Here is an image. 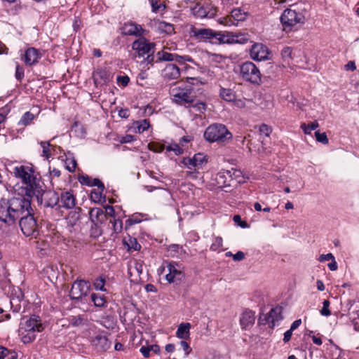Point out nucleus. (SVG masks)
<instances>
[{"label":"nucleus","mask_w":359,"mask_h":359,"mask_svg":"<svg viewBox=\"0 0 359 359\" xmlns=\"http://www.w3.org/2000/svg\"><path fill=\"white\" fill-rule=\"evenodd\" d=\"M31 210V200L25 197L2 198L0 200V222L7 226H13L25 214V210Z\"/></svg>","instance_id":"1"},{"label":"nucleus","mask_w":359,"mask_h":359,"mask_svg":"<svg viewBox=\"0 0 359 359\" xmlns=\"http://www.w3.org/2000/svg\"><path fill=\"white\" fill-rule=\"evenodd\" d=\"M43 330L44 326L41 323V318L33 314L29 318L23 317L21 319L18 333L22 343L27 344L35 340L36 332H41Z\"/></svg>","instance_id":"2"},{"label":"nucleus","mask_w":359,"mask_h":359,"mask_svg":"<svg viewBox=\"0 0 359 359\" xmlns=\"http://www.w3.org/2000/svg\"><path fill=\"white\" fill-rule=\"evenodd\" d=\"M187 83H182L177 88L172 90V102L175 104L189 107L190 104L196 97L193 86L194 81H198L197 78L187 77Z\"/></svg>","instance_id":"3"},{"label":"nucleus","mask_w":359,"mask_h":359,"mask_svg":"<svg viewBox=\"0 0 359 359\" xmlns=\"http://www.w3.org/2000/svg\"><path fill=\"white\" fill-rule=\"evenodd\" d=\"M190 36L199 42L210 43L213 45L224 44V34L210 28H198L192 26L189 31Z\"/></svg>","instance_id":"4"},{"label":"nucleus","mask_w":359,"mask_h":359,"mask_svg":"<svg viewBox=\"0 0 359 359\" xmlns=\"http://www.w3.org/2000/svg\"><path fill=\"white\" fill-rule=\"evenodd\" d=\"M203 137L210 143L225 144L233 137L226 126L222 123H212L205 129Z\"/></svg>","instance_id":"5"},{"label":"nucleus","mask_w":359,"mask_h":359,"mask_svg":"<svg viewBox=\"0 0 359 359\" xmlns=\"http://www.w3.org/2000/svg\"><path fill=\"white\" fill-rule=\"evenodd\" d=\"M25 214L19 218V225L22 233L27 237H36L39 234V225L34 217L32 208L31 207L30 211L25 210Z\"/></svg>","instance_id":"6"},{"label":"nucleus","mask_w":359,"mask_h":359,"mask_svg":"<svg viewBox=\"0 0 359 359\" xmlns=\"http://www.w3.org/2000/svg\"><path fill=\"white\" fill-rule=\"evenodd\" d=\"M90 290L89 281L76 279L72 284L69 291L70 299L76 302H83V297L88 296Z\"/></svg>","instance_id":"7"},{"label":"nucleus","mask_w":359,"mask_h":359,"mask_svg":"<svg viewBox=\"0 0 359 359\" xmlns=\"http://www.w3.org/2000/svg\"><path fill=\"white\" fill-rule=\"evenodd\" d=\"M240 73L242 78L253 84L261 83V73L259 68L252 62H243L240 66Z\"/></svg>","instance_id":"8"},{"label":"nucleus","mask_w":359,"mask_h":359,"mask_svg":"<svg viewBox=\"0 0 359 359\" xmlns=\"http://www.w3.org/2000/svg\"><path fill=\"white\" fill-rule=\"evenodd\" d=\"M284 30H291L297 23H304L305 17L302 13H297L292 8L285 9L280 18Z\"/></svg>","instance_id":"9"},{"label":"nucleus","mask_w":359,"mask_h":359,"mask_svg":"<svg viewBox=\"0 0 359 359\" xmlns=\"http://www.w3.org/2000/svg\"><path fill=\"white\" fill-rule=\"evenodd\" d=\"M25 185V195L27 196V198L30 200V198L35 196L37 202L42 204L43 201V194L46 190L41 184V182L36 176L32 175L29 182H27Z\"/></svg>","instance_id":"10"},{"label":"nucleus","mask_w":359,"mask_h":359,"mask_svg":"<svg viewBox=\"0 0 359 359\" xmlns=\"http://www.w3.org/2000/svg\"><path fill=\"white\" fill-rule=\"evenodd\" d=\"M155 46V43L149 41L143 35L132 43V49L135 51V57H144L147 54L154 53Z\"/></svg>","instance_id":"11"},{"label":"nucleus","mask_w":359,"mask_h":359,"mask_svg":"<svg viewBox=\"0 0 359 359\" xmlns=\"http://www.w3.org/2000/svg\"><path fill=\"white\" fill-rule=\"evenodd\" d=\"M283 308L281 306H276L270 310V311L259 318V322L262 324H268L269 327L273 329L276 325V323H279L283 318Z\"/></svg>","instance_id":"12"},{"label":"nucleus","mask_w":359,"mask_h":359,"mask_svg":"<svg viewBox=\"0 0 359 359\" xmlns=\"http://www.w3.org/2000/svg\"><path fill=\"white\" fill-rule=\"evenodd\" d=\"M224 34V44L240 43L245 44L250 39V36L246 32H223Z\"/></svg>","instance_id":"13"},{"label":"nucleus","mask_w":359,"mask_h":359,"mask_svg":"<svg viewBox=\"0 0 359 359\" xmlns=\"http://www.w3.org/2000/svg\"><path fill=\"white\" fill-rule=\"evenodd\" d=\"M269 54L270 50L268 47L260 43H254L250 50V57L256 61L268 60Z\"/></svg>","instance_id":"14"},{"label":"nucleus","mask_w":359,"mask_h":359,"mask_svg":"<svg viewBox=\"0 0 359 359\" xmlns=\"http://www.w3.org/2000/svg\"><path fill=\"white\" fill-rule=\"evenodd\" d=\"M91 345L99 352L107 351L111 346V341L109 340L104 332L97 334L90 339Z\"/></svg>","instance_id":"15"},{"label":"nucleus","mask_w":359,"mask_h":359,"mask_svg":"<svg viewBox=\"0 0 359 359\" xmlns=\"http://www.w3.org/2000/svg\"><path fill=\"white\" fill-rule=\"evenodd\" d=\"M121 34L123 36H135L140 37L146 32L141 25L130 21L125 22L121 27Z\"/></svg>","instance_id":"16"},{"label":"nucleus","mask_w":359,"mask_h":359,"mask_svg":"<svg viewBox=\"0 0 359 359\" xmlns=\"http://www.w3.org/2000/svg\"><path fill=\"white\" fill-rule=\"evenodd\" d=\"M177 264L174 262H169L167 265L168 273L165 275V279L170 283L178 284L184 278V273L177 269Z\"/></svg>","instance_id":"17"},{"label":"nucleus","mask_w":359,"mask_h":359,"mask_svg":"<svg viewBox=\"0 0 359 359\" xmlns=\"http://www.w3.org/2000/svg\"><path fill=\"white\" fill-rule=\"evenodd\" d=\"M42 53L41 51L34 47L28 48L22 57V61L27 66H33L39 62V60L41 58Z\"/></svg>","instance_id":"18"},{"label":"nucleus","mask_w":359,"mask_h":359,"mask_svg":"<svg viewBox=\"0 0 359 359\" xmlns=\"http://www.w3.org/2000/svg\"><path fill=\"white\" fill-rule=\"evenodd\" d=\"M34 172L32 167L20 165L14 168L13 173L15 177L22 180V182L25 184L27 182H29L30 178Z\"/></svg>","instance_id":"19"},{"label":"nucleus","mask_w":359,"mask_h":359,"mask_svg":"<svg viewBox=\"0 0 359 359\" xmlns=\"http://www.w3.org/2000/svg\"><path fill=\"white\" fill-rule=\"evenodd\" d=\"M348 308V316L353 325L355 331L359 330L358 325V318H359V309L358 305L355 304V300H348L347 303Z\"/></svg>","instance_id":"20"},{"label":"nucleus","mask_w":359,"mask_h":359,"mask_svg":"<svg viewBox=\"0 0 359 359\" xmlns=\"http://www.w3.org/2000/svg\"><path fill=\"white\" fill-rule=\"evenodd\" d=\"M60 201L61 205H58L59 208L72 209L76 205V198L72 191H62L60 195Z\"/></svg>","instance_id":"21"},{"label":"nucleus","mask_w":359,"mask_h":359,"mask_svg":"<svg viewBox=\"0 0 359 359\" xmlns=\"http://www.w3.org/2000/svg\"><path fill=\"white\" fill-rule=\"evenodd\" d=\"M255 322V312L247 309L242 314L240 318V324L242 329L248 330H250Z\"/></svg>","instance_id":"22"},{"label":"nucleus","mask_w":359,"mask_h":359,"mask_svg":"<svg viewBox=\"0 0 359 359\" xmlns=\"http://www.w3.org/2000/svg\"><path fill=\"white\" fill-rule=\"evenodd\" d=\"M90 219L93 225L97 227V225L103 224L106 221V215L104 210L100 208H93L89 212Z\"/></svg>","instance_id":"23"},{"label":"nucleus","mask_w":359,"mask_h":359,"mask_svg":"<svg viewBox=\"0 0 359 359\" xmlns=\"http://www.w3.org/2000/svg\"><path fill=\"white\" fill-rule=\"evenodd\" d=\"M162 76L168 81L177 79L180 76V69L175 64H168L162 71Z\"/></svg>","instance_id":"24"},{"label":"nucleus","mask_w":359,"mask_h":359,"mask_svg":"<svg viewBox=\"0 0 359 359\" xmlns=\"http://www.w3.org/2000/svg\"><path fill=\"white\" fill-rule=\"evenodd\" d=\"M44 207L53 208L59 204L60 196L53 191H46L44 192Z\"/></svg>","instance_id":"25"},{"label":"nucleus","mask_w":359,"mask_h":359,"mask_svg":"<svg viewBox=\"0 0 359 359\" xmlns=\"http://www.w3.org/2000/svg\"><path fill=\"white\" fill-rule=\"evenodd\" d=\"M236 93L233 89L219 86V96L224 101L231 102L236 100Z\"/></svg>","instance_id":"26"},{"label":"nucleus","mask_w":359,"mask_h":359,"mask_svg":"<svg viewBox=\"0 0 359 359\" xmlns=\"http://www.w3.org/2000/svg\"><path fill=\"white\" fill-rule=\"evenodd\" d=\"M217 182L222 187H230L232 180L231 171L228 170H222L217 175Z\"/></svg>","instance_id":"27"},{"label":"nucleus","mask_w":359,"mask_h":359,"mask_svg":"<svg viewBox=\"0 0 359 359\" xmlns=\"http://www.w3.org/2000/svg\"><path fill=\"white\" fill-rule=\"evenodd\" d=\"M154 25L160 33L171 35L175 33L174 25L165 21L154 20Z\"/></svg>","instance_id":"28"},{"label":"nucleus","mask_w":359,"mask_h":359,"mask_svg":"<svg viewBox=\"0 0 359 359\" xmlns=\"http://www.w3.org/2000/svg\"><path fill=\"white\" fill-rule=\"evenodd\" d=\"M191 324L189 323H182L180 324L176 332V337L180 339H187L190 338Z\"/></svg>","instance_id":"29"},{"label":"nucleus","mask_w":359,"mask_h":359,"mask_svg":"<svg viewBox=\"0 0 359 359\" xmlns=\"http://www.w3.org/2000/svg\"><path fill=\"white\" fill-rule=\"evenodd\" d=\"M123 244L127 246L128 250L139 251L141 249V245L137 242L135 238L128 236V238H123Z\"/></svg>","instance_id":"30"},{"label":"nucleus","mask_w":359,"mask_h":359,"mask_svg":"<svg viewBox=\"0 0 359 359\" xmlns=\"http://www.w3.org/2000/svg\"><path fill=\"white\" fill-rule=\"evenodd\" d=\"M67 154L68 156L65 160V168L69 172H74L77 165L76 160L72 153L69 151Z\"/></svg>","instance_id":"31"},{"label":"nucleus","mask_w":359,"mask_h":359,"mask_svg":"<svg viewBox=\"0 0 359 359\" xmlns=\"http://www.w3.org/2000/svg\"><path fill=\"white\" fill-rule=\"evenodd\" d=\"M67 320L69 325L73 327H79L83 325L86 320L84 315L70 316Z\"/></svg>","instance_id":"32"},{"label":"nucleus","mask_w":359,"mask_h":359,"mask_svg":"<svg viewBox=\"0 0 359 359\" xmlns=\"http://www.w3.org/2000/svg\"><path fill=\"white\" fill-rule=\"evenodd\" d=\"M248 13L244 12L242 9L237 8H234L231 12V17L236 21H244Z\"/></svg>","instance_id":"33"},{"label":"nucleus","mask_w":359,"mask_h":359,"mask_svg":"<svg viewBox=\"0 0 359 359\" xmlns=\"http://www.w3.org/2000/svg\"><path fill=\"white\" fill-rule=\"evenodd\" d=\"M175 54V53H170L163 50L158 51L156 53L157 60L156 62H172L174 60Z\"/></svg>","instance_id":"34"},{"label":"nucleus","mask_w":359,"mask_h":359,"mask_svg":"<svg viewBox=\"0 0 359 359\" xmlns=\"http://www.w3.org/2000/svg\"><path fill=\"white\" fill-rule=\"evenodd\" d=\"M101 190L93 189L90 193V200L94 203H100L105 202V196L102 195Z\"/></svg>","instance_id":"35"},{"label":"nucleus","mask_w":359,"mask_h":359,"mask_svg":"<svg viewBox=\"0 0 359 359\" xmlns=\"http://www.w3.org/2000/svg\"><path fill=\"white\" fill-rule=\"evenodd\" d=\"M193 157L195 165L198 168H201L203 165L208 162L207 156L203 153L196 154Z\"/></svg>","instance_id":"36"},{"label":"nucleus","mask_w":359,"mask_h":359,"mask_svg":"<svg viewBox=\"0 0 359 359\" xmlns=\"http://www.w3.org/2000/svg\"><path fill=\"white\" fill-rule=\"evenodd\" d=\"M35 118L34 114L30 111L25 112L21 117L18 122L19 126H27L29 125L33 119Z\"/></svg>","instance_id":"37"},{"label":"nucleus","mask_w":359,"mask_h":359,"mask_svg":"<svg viewBox=\"0 0 359 359\" xmlns=\"http://www.w3.org/2000/svg\"><path fill=\"white\" fill-rule=\"evenodd\" d=\"M81 208L76 207L74 208V210L69 212V219L72 225L76 224V223L81 219Z\"/></svg>","instance_id":"38"},{"label":"nucleus","mask_w":359,"mask_h":359,"mask_svg":"<svg viewBox=\"0 0 359 359\" xmlns=\"http://www.w3.org/2000/svg\"><path fill=\"white\" fill-rule=\"evenodd\" d=\"M192 104L189 105V108L193 109L196 112L198 113H204L206 109V104L205 102L196 100V99L191 103Z\"/></svg>","instance_id":"39"},{"label":"nucleus","mask_w":359,"mask_h":359,"mask_svg":"<svg viewBox=\"0 0 359 359\" xmlns=\"http://www.w3.org/2000/svg\"><path fill=\"white\" fill-rule=\"evenodd\" d=\"M90 298L91 301L93 302L96 307H102L104 306L106 300L104 295L93 293L90 296Z\"/></svg>","instance_id":"40"},{"label":"nucleus","mask_w":359,"mask_h":359,"mask_svg":"<svg viewBox=\"0 0 359 359\" xmlns=\"http://www.w3.org/2000/svg\"><path fill=\"white\" fill-rule=\"evenodd\" d=\"M39 143L42 147V156L48 159L51 156L50 147L53 146L50 144L49 141H41Z\"/></svg>","instance_id":"41"},{"label":"nucleus","mask_w":359,"mask_h":359,"mask_svg":"<svg viewBox=\"0 0 359 359\" xmlns=\"http://www.w3.org/2000/svg\"><path fill=\"white\" fill-rule=\"evenodd\" d=\"M292 49L289 46L284 47L280 52V55L283 62H287V64H289L290 61L292 59Z\"/></svg>","instance_id":"42"},{"label":"nucleus","mask_w":359,"mask_h":359,"mask_svg":"<svg viewBox=\"0 0 359 359\" xmlns=\"http://www.w3.org/2000/svg\"><path fill=\"white\" fill-rule=\"evenodd\" d=\"M140 216H142V214L136 213L132 215V217H130L128 219H126L125 222V229H128L132 225L140 223L142 222Z\"/></svg>","instance_id":"43"},{"label":"nucleus","mask_w":359,"mask_h":359,"mask_svg":"<svg viewBox=\"0 0 359 359\" xmlns=\"http://www.w3.org/2000/svg\"><path fill=\"white\" fill-rule=\"evenodd\" d=\"M24 298V294L20 290H19V294L17 296L16 298H12L11 300V306L13 308V311L18 313L20 311L21 306L19 304H16V306H14L15 303H19Z\"/></svg>","instance_id":"44"},{"label":"nucleus","mask_w":359,"mask_h":359,"mask_svg":"<svg viewBox=\"0 0 359 359\" xmlns=\"http://www.w3.org/2000/svg\"><path fill=\"white\" fill-rule=\"evenodd\" d=\"M105 282V278L102 276H100L94 280L93 285L95 290L105 292L107 291L106 288L104 287Z\"/></svg>","instance_id":"45"},{"label":"nucleus","mask_w":359,"mask_h":359,"mask_svg":"<svg viewBox=\"0 0 359 359\" xmlns=\"http://www.w3.org/2000/svg\"><path fill=\"white\" fill-rule=\"evenodd\" d=\"M319 125L317 121H314L313 122H311L308 124L302 123L301 125V128L304 131L305 134H311V132L312 130H316L317 128H318Z\"/></svg>","instance_id":"46"},{"label":"nucleus","mask_w":359,"mask_h":359,"mask_svg":"<svg viewBox=\"0 0 359 359\" xmlns=\"http://www.w3.org/2000/svg\"><path fill=\"white\" fill-rule=\"evenodd\" d=\"M148 148L150 151H152L156 153H161L165 149V145L161 142H151L149 143Z\"/></svg>","instance_id":"47"},{"label":"nucleus","mask_w":359,"mask_h":359,"mask_svg":"<svg viewBox=\"0 0 359 359\" xmlns=\"http://www.w3.org/2000/svg\"><path fill=\"white\" fill-rule=\"evenodd\" d=\"M193 13L197 18H203L208 16V13L206 11L205 8L203 6H200L197 4L193 9Z\"/></svg>","instance_id":"48"},{"label":"nucleus","mask_w":359,"mask_h":359,"mask_svg":"<svg viewBox=\"0 0 359 359\" xmlns=\"http://www.w3.org/2000/svg\"><path fill=\"white\" fill-rule=\"evenodd\" d=\"M137 126L136 127V129L137 133H142L144 131L147 130L150 126L149 121L147 119H144L142 121L137 122Z\"/></svg>","instance_id":"49"},{"label":"nucleus","mask_w":359,"mask_h":359,"mask_svg":"<svg viewBox=\"0 0 359 359\" xmlns=\"http://www.w3.org/2000/svg\"><path fill=\"white\" fill-rule=\"evenodd\" d=\"M166 151H173L175 155L179 156L184 153V149L177 143H172L166 147Z\"/></svg>","instance_id":"50"},{"label":"nucleus","mask_w":359,"mask_h":359,"mask_svg":"<svg viewBox=\"0 0 359 359\" xmlns=\"http://www.w3.org/2000/svg\"><path fill=\"white\" fill-rule=\"evenodd\" d=\"M112 224L113 231L115 233H120L123 229V222L120 219H114L113 221H111Z\"/></svg>","instance_id":"51"},{"label":"nucleus","mask_w":359,"mask_h":359,"mask_svg":"<svg viewBox=\"0 0 359 359\" xmlns=\"http://www.w3.org/2000/svg\"><path fill=\"white\" fill-rule=\"evenodd\" d=\"M315 137L318 142L323 144H327L329 142V140L325 133H320L319 130L315 132Z\"/></svg>","instance_id":"52"},{"label":"nucleus","mask_w":359,"mask_h":359,"mask_svg":"<svg viewBox=\"0 0 359 359\" xmlns=\"http://www.w3.org/2000/svg\"><path fill=\"white\" fill-rule=\"evenodd\" d=\"M78 180L81 185L92 187V178L88 175H81L78 177Z\"/></svg>","instance_id":"53"},{"label":"nucleus","mask_w":359,"mask_h":359,"mask_svg":"<svg viewBox=\"0 0 359 359\" xmlns=\"http://www.w3.org/2000/svg\"><path fill=\"white\" fill-rule=\"evenodd\" d=\"M259 135L261 136H264V137H269L270 134L272 132V129L270 126H269L268 125L266 124H262L260 126H259Z\"/></svg>","instance_id":"54"},{"label":"nucleus","mask_w":359,"mask_h":359,"mask_svg":"<svg viewBox=\"0 0 359 359\" xmlns=\"http://www.w3.org/2000/svg\"><path fill=\"white\" fill-rule=\"evenodd\" d=\"M330 302L328 299H325L323 302V308L320 311V313L322 316H329L331 315V311L329 309Z\"/></svg>","instance_id":"55"},{"label":"nucleus","mask_w":359,"mask_h":359,"mask_svg":"<svg viewBox=\"0 0 359 359\" xmlns=\"http://www.w3.org/2000/svg\"><path fill=\"white\" fill-rule=\"evenodd\" d=\"M149 2L154 13H157L161 8L163 10L165 8V5L158 3V0H149Z\"/></svg>","instance_id":"56"},{"label":"nucleus","mask_w":359,"mask_h":359,"mask_svg":"<svg viewBox=\"0 0 359 359\" xmlns=\"http://www.w3.org/2000/svg\"><path fill=\"white\" fill-rule=\"evenodd\" d=\"M222 243H223V241H222V237H220V236L216 237L215 238L214 242L212 243V245L210 246V250L212 251L218 250L220 248L222 247Z\"/></svg>","instance_id":"57"},{"label":"nucleus","mask_w":359,"mask_h":359,"mask_svg":"<svg viewBox=\"0 0 359 359\" xmlns=\"http://www.w3.org/2000/svg\"><path fill=\"white\" fill-rule=\"evenodd\" d=\"M24 76H25V70H24L23 67H21L19 64H17L16 68H15V79L18 81H21L22 79L24 78Z\"/></svg>","instance_id":"58"},{"label":"nucleus","mask_w":359,"mask_h":359,"mask_svg":"<svg viewBox=\"0 0 359 359\" xmlns=\"http://www.w3.org/2000/svg\"><path fill=\"white\" fill-rule=\"evenodd\" d=\"M147 57H144V60L142 62V65L144 64L146 65H151L153 66L154 62V53H151L150 54H147Z\"/></svg>","instance_id":"59"},{"label":"nucleus","mask_w":359,"mask_h":359,"mask_svg":"<svg viewBox=\"0 0 359 359\" xmlns=\"http://www.w3.org/2000/svg\"><path fill=\"white\" fill-rule=\"evenodd\" d=\"M96 76H98L102 81L106 82L109 80V74L104 69H98L96 72Z\"/></svg>","instance_id":"60"},{"label":"nucleus","mask_w":359,"mask_h":359,"mask_svg":"<svg viewBox=\"0 0 359 359\" xmlns=\"http://www.w3.org/2000/svg\"><path fill=\"white\" fill-rule=\"evenodd\" d=\"M180 345L181 346V347L182 348L183 351H184L185 357H187L188 355L191 351V348L190 347L189 344L186 341H184V340L180 341Z\"/></svg>","instance_id":"61"},{"label":"nucleus","mask_w":359,"mask_h":359,"mask_svg":"<svg viewBox=\"0 0 359 359\" xmlns=\"http://www.w3.org/2000/svg\"><path fill=\"white\" fill-rule=\"evenodd\" d=\"M182 163L187 166L188 168H191L192 167H196L195 165L194 161V157L189 158L186 157L184 158Z\"/></svg>","instance_id":"62"},{"label":"nucleus","mask_w":359,"mask_h":359,"mask_svg":"<svg viewBox=\"0 0 359 359\" xmlns=\"http://www.w3.org/2000/svg\"><path fill=\"white\" fill-rule=\"evenodd\" d=\"M91 184L92 187H97L98 189L101 191L104 190V184L98 178H94L93 180L92 179Z\"/></svg>","instance_id":"63"},{"label":"nucleus","mask_w":359,"mask_h":359,"mask_svg":"<svg viewBox=\"0 0 359 359\" xmlns=\"http://www.w3.org/2000/svg\"><path fill=\"white\" fill-rule=\"evenodd\" d=\"M116 81L118 83H120L123 86H126L129 81L130 79L128 76H118L116 78Z\"/></svg>","instance_id":"64"}]
</instances>
